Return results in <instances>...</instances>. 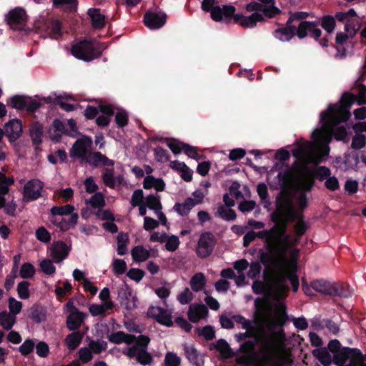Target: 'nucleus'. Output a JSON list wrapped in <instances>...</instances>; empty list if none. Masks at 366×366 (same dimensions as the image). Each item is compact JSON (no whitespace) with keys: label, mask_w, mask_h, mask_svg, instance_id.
<instances>
[{"label":"nucleus","mask_w":366,"mask_h":366,"mask_svg":"<svg viewBox=\"0 0 366 366\" xmlns=\"http://www.w3.org/2000/svg\"><path fill=\"white\" fill-rule=\"evenodd\" d=\"M282 227L274 223L270 229L256 232V237L264 240V249H259L258 254L260 262L265 267L277 266L290 247L282 235Z\"/></svg>","instance_id":"f257e3e1"},{"label":"nucleus","mask_w":366,"mask_h":366,"mask_svg":"<svg viewBox=\"0 0 366 366\" xmlns=\"http://www.w3.org/2000/svg\"><path fill=\"white\" fill-rule=\"evenodd\" d=\"M315 184L313 177L308 172V168H305L303 174L299 179L297 190L300 192H310Z\"/></svg>","instance_id":"b1692460"},{"label":"nucleus","mask_w":366,"mask_h":366,"mask_svg":"<svg viewBox=\"0 0 366 366\" xmlns=\"http://www.w3.org/2000/svg\"><path fill=\"white\" fill-rule=\"evenodd\" d=\"M92 146V137L84 135L76 140L73 144L71 148L69 149V156L71 158L79 159L80 164H83L84 158H86V155L89 154Z\"/></svg>","instance_id":"9b49d317"},{"label":"nucleus","mask_w":366,"mask_h":366,"mask_svg":"<svg viewBox=\"0 0 366 366\" xmlns=\"http://www.w3.org/2000/svg\"><path fill=\"white\" fill-rule=\"evenodd\" d=\"M35 274L34 265L29 262L24 263L19 270V276L23 279L32 277Z\"/></svg>","instance_id":"864d4df0"},{"label":"nucleus","mask_w":366,"mask_h":366,"mask_svg":"<svg viewBox=\"0 0 366 366\" xmlns=\"http://www.w3.org/2000/svg\"><path fill=\"white\" fill-rule=\"evenodd\" d=\"M74 210V207L71 204L64 206H54L50 209V213L53 217L65 216L71 214Z\"/></svg>","instance_id":"c03bdc74"},{"label":"nucleus","mask_w":366,"mask_h":366,"mask_svg":"<svg viewBox=\"0 0 366 366\" xmlns=\"http://www.w3.org/2000/svg\"><path fill=\"white\" fill-rule=\"evenodd\" d=\"M86 204L90 205L92 208L100 209L105 205L104 195L101 192H95L89 199L86 200Z\"/></svg>","instance_id":"79ce46f5"},{"label":"nucleus","mask_w":366,"mask_h":366,"mask_svg":"<svg viewBox=\"0 0 366 366\" xmlns=\"http://www.w3.org/2000/svg\"><path fill=\"white\" fill-rule=\"evenodd\" d=\"M15 181L12 177H7L2 172H0V194L9 193V187L14 184Z\"/></svg>","instance_id":"8fccbe9b"},{"label":"nucleus","mask_w":366,"mask_h":366,"mask_svg":"<svg viewBox=\"0 0 366 366\" xmlns=\"http://www.w3.org/2000/svg\"><path fill=\"white\" fill-rule=\"evenodd\" d=\"M181 363V359L175 353L168 352L164 358L165 366H179Z\"/></svg>","instance_id":"69168bd1"},{"label":"nucleus","mask_w":366,"mask_h":366,"mask_svg":"<svg viewBox=\"0 0 366 366\" xmlns=\"http://www.w3.org/2000/svg\"><path fill=\"white\" fill-rule=\"evenodd\" d=\"M34 346V341L31 339H27L19 347V351L22 355L27 356L31 352H33Z\"/></svg>","instance_id":"680f3d73"},{"label":"nucleus","mask_w":366,"mask_h":366,"mask_svg":"<svg viewBox=\"0 0 366 366\" xmlns=\"http://www.w3.org/2000/svg\"><path fill=\"white\" fill-rule=\"evenodd\" d=\"M360 163L359 154L357 152H347L345 154L343 164L345 165V169H352L357 171Z\"/></svg>","instance_id":"473e14b6"},{"label":"nucleus","mask_w":366,"mask_h":366,"mask_svg":"<svg viewBox=\"0 0 366 366\" xmlns=\"http://www.w3.org/2000/svg\"><path fill=\"white\" fill-rule=\"evenodd\" d=\"M154 158H155L156 161H157L159 162H162V163L167 162L169 160L170 157H171L169 152L167 149H165L159 146L157 147L154 149Z\"/></svg>","instance_id":"6e6d98bb"},{"label":"nucleus","mask_w":366,"mask_h":366,"mask_svg":"<svg viewBox=\"0 0 366 366\" xmlns=\"http://www.w3.org/2000/svg\"><path fill=\"white\" fill-rule=\"evenodd\" d=\"M260 2H251L246 6V10L253 12L249 16H243L242 14L232 15L234 22L239 24L244 28H252L256 26L257 22L263 20V16L267 17H273L279 13L280 10L274 6V0H259Z\"/></svg>","instance_id":"f03ea898"},{"label":"nucleus","mask_w":366,"mask_h":366,"mask_svg":"<svg viewBox=\"0 0 366 366\" xmlns=\"http://www.w3.org/2000/svg\"><path fill=\"white\" fill-rule=\"evenodd\" d=\"M144 192L142 189H136L134 191L132 198L130 200V204L133 207H135L138 205H140L144 202Z\"/></svg>","instance_id":"774afa93"},{"label":"nucleus","mask_w":366,"mask_h":366,"mask_svg":"<svg viewBox=\"0 0 366 366\" xmlns=\"http://www.w3.org/2000/svg\"><path fill=\"white\" fill-rule=\"evenodd\" d=\"M87 315L81 311L71 312L66 320V325L69 331H79L81 326L84 324Z\"/></svg>","instance_id":"4be33fe9"},{"label":"nucleus","mask_w":366,"mask_h":366,"mask_svg":"<svg viewBox=\"0 0 366 366\" xmlns=\"http://www.w3.org/2000/svg\"><path fill=\"white\" fill-rule=\"evenodd\" d=\"M5 135L8 137L11 142L16 141L22 133L21 121L14 119L5 124L4 128Z\"/></svg>","instance_id":"a211bd4d"},{"label":"nucleus","mask_w":366,"mask_h":366,"mask_svg":"<svg viewBox=\"0 0 366 366\" xmlns=\"http://www.w3.org/2000/svg\"><path fill=\"white\" fill-rule=\"evenodd\" d=\"M216 245V239L210 232H204L200 234L197 242L196 253L202 259L208 257L212 253Z\"/></svg>","instance_id":"f8f14e48"},{"label":"nucleus","mask_w":366,"mask_h":366,"mask_svg":"<svg viewBox=\"0 0 366 366\" xmlns=\"http://www.w3.org/2000/svg\"><path fill=\"white\" fill-rule=\"evenodd\" d=\"M132 297V291L131 288L125 285L124 289H121L118 292V299L119 300V302L122 307H124L126 309V303L127 302H130V297Z\"/></svg>","instance_id":"5fc2aeb1"},{"label":"nucleus","mask_w":366,"mask_h":366,"mask_svg":"<svg viewBox=\"0 0 366 366\" xmlns=\"http://www.w3.org/2000/svg\"><path fill=\"white\" fill-rule=\"evenodd\" d=\"M50 249L51 257L57 263L66 259L68 257L70 251L66 244L61 240L54 242L51 246Z\"/></svg>","instance_id":"6ab92c4d"},{"label":"nucleus","mask_w":366,"mask_h":366,"mask_svg":"<svg viewBox=\"0 0 366 366\" xmlns=\"http://www.w3.org/2000/svg\"><path fill=\"white\" fill-rule=\"evenodd\" d=\"M335 18L345 24V31L349 34V36H355L359 29V20L353 9L346 12H337Z\"/></svg>","instance_id":"ddd939ff"},{"label":"nucleus","mask_w":366,"mask_h":366,"mask_svg":"<svg viewBox=\"0 0 366 366\" xmlns=\"http://www.w3.org/2000/svg\"><path fill=\"white\" fill-rule=\"evenodd\" d=\"M332 283L333 285L331 292L332 297L347 298L352 295V290L347 285L343 283Z\"/></svg>","instance_id":"2f4dec72"},{"label":"nucleus","mask_w":366,"mask_h":366,"mask_svg":"<svg viewBox=\"0 0 366 366\" xmlns=\"http://www.w3.org/2000/svg\"><path fill=\"white\" fill-rule=\"evenodd\" d=\"M276 346L272 341H268L264 345L262 350L263 355L259 357L254 355L252 357L254 366H292L294 361L290 354L281 355L274 357L272 355V351Z\"/></svg>","instance_id":"423d86ee"},{"label":"nucleus","mask_w":366,"mask_h":366,"mask_svg":"<svg viewBox=\"0 0 366 366\" xmlns=\"http://www.w3.org/2000/svg\"><path fill=\"white\" fill-rule=\"evenodd\" d=\"M30 283L28 281H21L17 285L19 297L21 300H26L30 297L29 287Z\"/></svg>","instance_id":"13d9d810"},{"label":"nucleus","mask_w":366,"mask_h":366,"mask_svg":"<svg viewBox=\"0 0 366 366\" xmlns=\"http://www.w3.org/2000/svg\"><path fill=\"white\" fill-rule=\"evenodd\" d=\"M87 14L91 19L93 27L101 29L105 24V16L101 13L99 9L91 8L88 10Z\"/></svg>","instance_id":"c85d7f7f"},{"label":"nucleus","mask_w":366,"mask_h":366,"mask_svg":"<svg viewBox=\"0 0 366 366\" xmlns=\"http://www.w3.org/2000/svg\"><path fill=\"white\" fill-rule=\"evenodd\" d=\"M294 229L297 236V238L295 241V243L296 244L299 242V239L305 234L307 229V226L306 222L304 221L303 215H301L300 219L295 224Z\"/></svg>","instance_id":"4d7b16f0"},{"label":"nucleus","mask_w":366,"mask_h":366,"mask_svg":"<svg viewBox=\"0 0 366 366\" xmlns=\"http://www.w3.org/2000/svg\"><path fill=\"white\" fill-rule=\"evenodd\" d=\"M332 282L325 280H316L311 282V287L317 292L331 296Z\"/></svg>","instance_id":"c756f323"},{"label":"nucleus","mask_w":366,"mask_h":366,"mask_svg":"<svg viewBox=\"0 0 366 366\" xmlns=\"http://www.w3.org/2000/svg\"><path fill=\"white\" fill-rule=\"evenodd\" d=\"M6 21L13 29H19L26 21V12L21 9L16 8L7 14Z\"/></svg>","instance_id":"f3484780"},{"label":"nucleus","mask_w":366,"mask_h":366,"mask_svg":"<svg viewBox=\"0 0 366 366\" xmlns=\"http://www.w3.org/2000/svg\"><path fill=\"white\" fill-rule=\"evenodd\" d=\"M146 205L149 209L156 212L162 210V205L159 195L149 194L146 197Z\"/></svg>","instance_id":"a18cd8bd"},{"label":"nucleus","mask_w":366,"mask_h":366,"mask_svg":"<svg viewBox=\"0 0 366 366\" xmlns=\"http://www.w3.org/2000/svg\"><path fill=\"white\" fill-rule=\"evenodd\" d=\"M131 254L134 262H144L150 257L149 251L142 245L133 247Z\"/></svg>","instance_id":"f704fd0d"},{"label":"nucleus","mask_w":366,"mask_h":366,"mask_svg":"<svg viewBox=\"0 0 366 366\" xmlns=\"http://www.w3.org/2000/svg\"><path fill=\"white\" fill-rule=\"evenodd\" d=\"M218 215L226 221L234 220L237 217L236 212L231 208H225L223 205H221L217 209Z\"/></svg>","instance_id":"09e8293b"},{"label":"nucleus","mask_w":366,"mask_h":366,"mask_svg":"<svg viewBox=\"0 0 366 366\" xmlns=\"http://www.w3.org/2000/svg\"><path fill=\"white\" fill-rule=\"evenodd\" d=\"M328 348L333 355V363L338 366H366V353L363 355L360 350L342 347L340 342L332 340Z\"/></svg>","instance_id":"20e7f679"},{"label":"nucleus","mask_w":366,"mask_h":366,"mask_svg":"<svg viewBox=\"0 0 366 366\" xmlns=\"http://www.w3.org/2000/svg\"><path fill=\"white\" fill-rule=\"evenodd\" d=\"M89 164L94 168H98L102 166L113 167L114 161L109 159L106 155L102 154L100 152L89 151L86 157L84 158V164Z\"/></svg>","instance_id":"2eb2a0df"},{"label":"nucleus","mask_w":366,"mask_h":366,"mask_svg":"<svg viewBox=\"0 0 366 366\" xmlns=\"http://www.w3.org/2000/svg\"><path fill=\"white\" fill-rule=\"evenodd\" d=\"M51 99V97L35 98L15 95L11 97L9 104L11 107L18 110H24L28 112H35L40 107L44 104V102H49Z\"/></svg>","instance_id":"6e6552de"},{"label":"nucleus","mask_w":366,"mask_h":366,"mask_svg":"<svg viewBox=\"0 0 366 366\" xmlns=\"http://www.w3.org/2000/svg\"><path fill=\"white\" fill-rule=\"evenodd\" d=\"M157 322L167 327H172L174 325L171 313L162 307H160Z\"/></svg>","instance_id":"49530a36"},{"label":"nucleus","mask_w":366,"mask_h":366,"mask_svg":"<svg viewBox=\"0 0 366 366\" xmlns=\"http://www.w3.org/2000/svg\"><path fill=\"white\" fill-rule=\"evenodd\" d=\"M40 268L47 275H52L56 272V267L49 259H43L40 263Z\"/></svg>","instance_id":"0e129e2a"},{"label":"nucleus","mask_w":366,"mask_h":366,"mask_svg":"<svg viewBox=\"0 0 366 366\" xmlns=\"http://www.w3.org/2000/svg\"><path fill=\"white\" fill-rule=\"evenodd\" d=\"M166 15L164 12H147L144 16V23L150 29H157L164 25Z\"/></svg>","instance_id":"412c9836"},{"label":"nucleus","mask_w":366,"mask_h":366,"mask_svg":"<svg viewBox=\"0 0 366 366\" xmlns=\"http://www.w3.org/2000/svg\"><path fill=\"white\" fill-rule=\"evenodd\" d=\"M113 271L117 275L124 274L127 268L124 259H114L112 262Z\"/></svg>","instance_id":"052dcab7"},{"label":"nucleus","mask_w":366,"mask_h":366,"mask_svg":"<svg viewBox=\"0 0 366 366\" xmlns=\"http://www.w3.org/2000/svg\"><path fill=\"white\" fill-rule=\"evenodd\" d=\"M184 355L188 361L194 366H204V361L194 346L184 345Z\"/></svg>","instance_id":"a878e982"},{"label":"nucleus","mask_w":366,"mask_h":366,"mask_svg":"<svg viewBox=\"0 0 366 366\" xmlns=\"http://www.w3.org/2000/svg\"><path fill=\"white\" fill-rule=\"evenodd\" d=\"M320 117L323 129L330 131L336 140L345 142L348 141L347 129L345 126L340 125V124L347 122L351 116Z\"/></svg>","instance_id":"0eeeda50"},{"label":"nucleus","mask_w":366,"mask_h":366,"mask_svg":"<svg viewBox=\"0 0 366 366\" xmlns=\"http://www.w3.org/2000/svg\"><path fill=\"white\" fill-rule=\"evenodd\" d=\"M51 97L49 102H44L45 104H56L59 105V107L66 112H70L74 111V106L70 103H68L66 99L62 96H57L56 94L50 95Z\"/></svg>","instance_id":"c9c22d12"},{"label":"nucleus","mask_w":366,"mask_h":366,"mask_svg":"<svg viewBox=\"0 0 366 366\" xmlns=\"http://www.w3.org/2000/svg\"><path fill=\"white\" fill-rule=\"evenodd\" d=\"M43 129L41 126L36 125L32 127L30 130V136L31 138L32 144L38 149V147L42 143Z\"/></svg>","instance_id":"a19ab883"},{"label":"nucleus","mask_w":366,"mask_h":366,"mask_svg":"<svg viewBox=\"0 0 366 366\" xmlns=\"http://www.w3.org/2000/svg\"><path fill=\"white\" fill-rule=\"evenodd\" d=\"M308 172L313 177L315 181L316 179L320 182L326 180L331 175L330 168L326 166H319L315 169L308 168Z\"/></svg>","instance_id":"72a5a7b5"},{"label":"nucleus","mask_w":366,"mask_h":366,"mask_svg":"<svg viewBox=\"0 0 366 366\" xmlns=\"http://www.w3.org/2000/svg\"><path fill=\"white\" fill-rule=\"evenodd\" d=\"M366 145V137L362 134H357L352 137L351 147L355 149H360Z\"/></svg>","instance_id":"bf43d9fd"},{"label":"nucleus","mask_w":366,"mask_h":366,"mask_svg":"<svg viewBox=\"0 0 366 366\" xmlns=\"http://www.w3.org/2000/svg\"><path fill=\"white\" fill-rule=\"evenodd\" d=\"M295 31L294 26L282 28L274 31V36L281 41H288L294 36Z\"/></svg>","instance_id":"4c0bfd02"},{"label":"nucleus","mask_w":366,"mask_h":366,"mask_svg":"<svg viewBox=\"0 0 366 366\" xmlns=\"http://www.w3.org/2000/svg\"><path fill=\"white\" fill-rule=\"evenodd\" d=\"M138 355L137 357V361L142 365H149L152 360L153 357L152 355L147 352V350H140L139 352H138Z\"/></svg>","instance_id":"e2e57ef3"},{"label":"nucleus","mask_w":366,"mask_h":366,"mask_svg":"<svg viewBox=\"0 0 366 366\" xmlns=\"http://www.w3.org/2000/svg\"><path fill=\"white\" fill-rule=\"evenodd\" d=\"M29 317L36 323L41 322L45 318L43 307L39 305H33L30 309Z\"/></svg>","instance_id":"ea45409f"},{"label":"nucleus","mask_w":366,"mask_h":366,"mask_svg":"<svg viewBox=\"0 0 366 366\" xmlns=\"http://www.w3.org/2000/svg\"><path fill=\"white\" fill-rule=\"evenodd\" d=\"M245 332H239L235 335V339L237 342H240L244 340L246 338H254L257 339V335L259 332V329L257 326V323L249 325L248 329H245Z\"/></svg>","instance_id":"e433bc0d"},{"label":"nucleus","mask_w":366,"mask_h":366,"mask_svg":"<svg viewBox=\"0 0 366 366\" xmlns=\"http://www.w3.org/2000/svg\"><path fill=\"white\" fill-rule=\"evenodd\" d=\"M71 53L76 59L90 61L94 59L97 58L100 52L95 48V46L92 41H80L71 48Z\"/></svg>","instance_id":"9d476101"},{"label":"nucleus","mask_w":366,"mask_h":366,"mask_svg":"<svg viewBox=\"0 0 366 366\" xmlns=\"http://www.w3.org/2000/svg\"><path fill=\"white\" fill-rule=\"evenodd\" d=\"M195 206L194 199L192 197H187L184 203L177 202L173 209L180 216H187L192 208Z\"/></svg>","instance_id":"7c9ffc66"},{"label":"nucleus","mask_w":366,"mask_h":366,"mask_svg":"<svg viewBox=\"0 0 366 366\" xmlns=\"http://www.w3.org/2000/svg\"><path fill=\"white\" fill-rule=\"evenodd\" d=\"M44 184L41 181L34 179L28 181L23 187V200L29 202L41 197Z\"/></svg>","instance_id":"4468645a"},{"label":"nucleus","mask_w":366,"mask_h":366,"mask_svg":"<svg viewBox=\"0 0 366 366\" xmlns=\"http://www.w3.org/2000/svg\"><path fill=\"white\" fill-rule=\"evenodd\" d=\"M79 360L83 363H87L93 358L92 352L89 347H81L78 352Z\"/></svg>","instance_id":"338daca9"},{"label":"nucleus","mask_w":366,"mask_h":366,"mask_svg":"<svg viewBox=\"0 0 366 366\" xmlns=\"http://www.w3.org/2000/svg\"><path fill=\"white\" fill-rule=\"evenodd\" d=\"M206 284V278L203 273L195 274L190 280L191 288L194 292L201 291Z\"/></svg>","instance_id":"58836bf2"},{"label":"nucleus","mask_w":366,"mask_h":366,"mask_svg":"<svg viewBox=\"0 0 366 366\" xmlns=\"http://www.w3.org/2000/svg\"><path fill=\"white\" fill-rule=\"evenodd\" d=\"M89 347L92 353L101 354L107 348V342L104 340H92L89 342Z\"/></svg>","instance_id":"3c124183"},{"label":"nucleus","mask_w":366,"mask_h":366,"mask_svg":"<svg viewBox=\"0 0 366 366\" xmlns=\"http://www.w3.org/2000/svg\"><path fill=\"white\" fill-rule=\"evenodd\" d=\"M15 322V317L11 316L6 311L0 312V324L6 330H11Z\"/></svg>","instance_id":"de8ad7c7"},{"label":"nucleus","mask_w":366,"mask_h":366,"mask_svg":"<svg viewBox=\"0 0 366 366\" xmlns=\"http://www.w3.org/2000/svg\"><path fill=\"white\" fill-rule=\"evenodd\" d=\"M214 347L218 350L224 357H231V349L228 342L224 339H219L217 341Z\"/></svg>","instance_id":"603ef678"},{"label":"nucleus","mask_w":366,"mask_h":366,"mask_svg":"<svg viewBox=\"0 0 366 366\" xmlns=\"http://www.w3.org/2000/svg\"><path fill=\"white\" fill-rule=\"evenodd\" d=\"M277 178L280 182L281 191L277 197H284L286 194L288 197H291V193L289 189V185L292 182V173L290 169L285 172H280L277 174Z\"/></svg>","instance_id":"5701e85b"},{"label":"nucleus","mask_w":366,"mask_h":366,"mask_svg":"<svg viewBox=\"0 0 366 366\" xmlns=\"http://www.w3.org/2000/svg\"><path fill=\"white\" fill-rule=\"evenodd\" d=\"M301 215L295 209L292 199L287 194L284 197L276 198L275 209L270 214V219L279 227H282V234L287 242L290 244V235L287 234V227L290 222L300 219Z\"/></svg>","instance_id":"7ed1b4c3"},{"label":"nucleus","mask_w":366,"mask_h":366,"mask_svg":"<svg viewBox=\"0 0 366 366\" xmlns=\"http://www.w3.org/2000/svg\"><path fill=\"white\" fill-rule=\"evenodd\" d=\"M102 180L104 184L110 188H114L116 185L114 179V170L113 168H104L102 171Z\"/></svg>","instance_id":"37998d69"},{"label":"nucleus","mask_w":366,"mask_h":366,"mask_svg":"<svg viewBox=\"0 0 366 366\" xmlns=\"http://www.w3.org/2000/svg\"><path fill=\"white\" fill-rule=\"evenodd\" d=\"M95 104L88 106L84 114H125L123 110L102 102H97Z\"/></svg>","instance_id":"dca6fc26"},{"label":"nucleus","mask_w":366,"mask_h":366,"mask_svg":"<svg viewBox=\"0 0 366 366\" xmlns=\"http://www.w3.org/2000/svg\"><path fill=\"white\" fill-rule=\"evenodd\" d=\"M136 336L134 335L127 334L123 331L112 332L108 336L109 341L116 345L124 342L130 345L134 342Z\"/></svg>","instance_id":"393cba45"},{"label":"nucleus","mask_w":366,"mask_h":366,"mask_svg":"<svg viewBox=\"0 0 366 366\" xmlns=\"http://www.w3.org/2000/svg\"><path fill=\"white\" fill-rule=\"evenodd\" d=\"M202 8L204 11H209L212 19L216 21H227L236 10L232 5H217L215 0H203Z\"/></svg>","instance_id":"1a4fd4ad"},{"label":"nucleus","mask_w":366,"mask_h":366,"mask_svg":"<svg viewBox=\"0 0 366 366\" xmlns=\"http://www.w3.org/2000/svg\"><path fill=\"white\" fill-rule=\"evenodd\" d=\"M356 101L358 105L366 104V86L363 84H357L352 88V93H343L339 102L330 104L320 114H351V107Z\"/></svg>","instance_id":"39448f33"},{"label":"nucleus","mask_w":366,"mask_h":366,"mask_svg":"<svg viewBox=\"0 0 366 366\" xmlns=\"http://www.w3.org/2000/svg\"><path fill=\"white\" fill-rule=\"evenodd\" d=\"M84 334L80 331H73L64 339V344L70 351L76 350L81 343Z\"/></svg>","instance_id":"cd10ccee"},{"label":"nucleus","mask_w":366,"mask_h":366,"mask_svg":"<svg viewBox=\"0 0 366 366\" xmlns=\"http://www.w3.org/2000/svg\"><path fill=\"white\" fill-rule=\"evenodd\" d=\"M331 351L327 347H320L312 350V354L317 358L324 366H329L333 362V356L332 357Z\"/></svg>","instance_id":"bb28decb"},{"label":"nucleus","mask_w":366,"mask_h":366,"mask_svg":"<svg viewBox=\"0 0 366 366\" xmlns=\"http://www.w3.org/2000/svg\"><path fill=\"white\" fill-rule=\"evenodd\" d=\"M308 34L315 39H317L321 35V30L314 22L302 21L297 30V35L299 38L303 39Z\"/></svg>","instance_id":"aec40b11"}]
</instances>
